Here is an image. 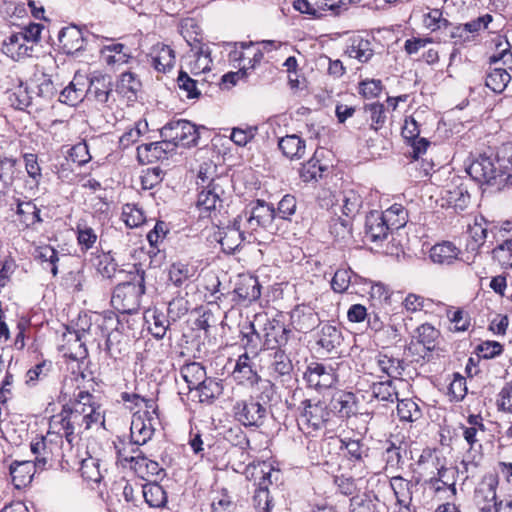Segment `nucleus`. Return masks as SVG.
I'll use <instances>...</instances> for the list:
<instances>
[{
	"label": "nucleus",
	"mask_w": 512,
	"mask_h": 512,
	"mask_svg": "<svg viewBox=\"0 0 512 512\" xmlns=\"http://www.w3.org/2000/svg\"><path fill=\"white\" fill-rule=\"evenodd\" d=\"M242 217L246 220V228L253 233L259 229H268L276 217V211L272 204L257 199L252 201L242 214L238 216L239 219Z\"/></svg>",
	"instance_id": "obj_8"
},
{
	"label": "nucleus",
	"mask_w": 512,
	"mask_h": 512,
	"mask_svg": "<svg viewBox=\"0 0 512 512\" xmlns=\"http://www.w3.org/2000/svg\"><path fill=\"white\" fill-rule=\"evenodd\" d=\"M363 204L361 195L355 190H347L343 192L342 197V213L348 217H355Z\"/></svg>",
	"instance_id": "obj_60"
},
{
	"label": "nucleus",
	"mask_w": 512,
	"mask_h": 512,
	"mask_svg": "<svg viewBox=\"0 0 512 512\" xmlns=\"http://www.w3.org/2000/svg\"><path fill=\"white\" fill-rule=\"evenodd\" d=\"M81 78L74 77V79L66 86L59 95V101L70 106H75L81 102L85 93V83L81 82Z\"/></svg>",
	"instance_id": "obj_50"
},
{
	"label": "nucleus",
	"mask_w": 512,
	"mask_h": 512,
	"mask_svg": "<svg viewBox=\"0 0 512 512\" xmlns=\"http://www.w3.org/2000/svg\"><path fill=\"white\" fill-rule=\"evenodd\" d=\"M18 161L12 157L0 156V195H5L18 177Z\"/></svg>",
	"instance_id": "obj_31"
},
{
	"label": "nucleus",
	"mask_w": 512,
	"mask_h": 512,
	"mask_svg": "<svg viewBox=\"0 0 512 512\" xmlns=\"http://www.w3.org/2000/svg\"><path fill=\"white\" fill-rule=\"evenodd\" d=\"M106 352L114 360L121 359L129 353V339L117 329L108 333L106 338Z\"/></svg>",
	"instance_id": "obj_33"
},
{
	"label": "nucleus",
	"mask_w": 512,
	"mask_h": 512,
	"mask_svg": "<svg viewBox=\"0 0 512 512\" xmlns=\"http://www.w3.org/2000/svg\"><path fill=\"white\" fill-rule=\"evenodd\" d=\"M195 390L198 392L199 402L212 404L223 393V385L220 380L207 377Z\"/></svg>",
	"instance_id": "obj_51"
},
{
	"label": "nucleus",
	"mask_w": 512,
	"mask_h": 512,
	"mask_svg": "<svg viewBox=\"0 0 512 512\" xmlns=\"http://www.w3.org/2000/svg\"><path fill=\"white\" fill-rule=\"evenodd\" d=\"M144 319L148 325V331L156 339H163L169 329L171 319L162 310L154 307L148 309L144 314Z\"/></svg>",
	"instance_id": "obj_24"
},
{
	"label": "nucleus",
	"mask_w": 512,
	"mask_h": 512,
	"mask_svg": "<svg viewBox=\"0 0 512 512\" xmlns=\"http://www.w3.org/2000/svg\"><path fill=\"white\" fill-rule=\"evenodd\" d=\"M273 473H278V471H274L265 462L249 465L246 468L247 478L253 480V485L255 486L252 502L256 512H270L272 499L269 487L273 484Z\"/></svg>",
	"instance_id": "obj_2"
},
{
	"label": "nucleus",
	"mask_w": 512,
	"mask_h": 512,
	"mask_svg": "<svg viewBox=\"0 0 512 512\" xmlns=\"http://www.w3.org/2000/svg\"><path fill=\"white\" fill-rule=\"evenodd\" d=\"M447 203L455 212L464 211L470 204V194L463 187H455L453 190L447 191Z\"/></svg>",
	"instance_id": "obj_61"
},
{
	"label": "nucleus",
	"mask_w": 512,
	"mask_h": 512,
	"mask_svg": "<svg viewBox=\"0 0 512 512\" xmlns=\"http://www.w3.org/2000/svg\"><path fill=\"white\" fill-rule=\"evenodd\" d=\"M459 253V248L452 242L443 241L430 249L429 256L434 263L450 265L458 258Z\"/></svg>",
	"instance_id": "obj_37"
},
{
	"label": "nucleus",
	"mask_w": 512,
	"mask_h": 512,
	"mask_svg": "<svg viewBox=\"0 0 512 512\" xmlns=\"http://www.w3.org/2000/svg\"><path fill=\"white\" fill-rule=\"evenodd\" d=\"M6 96L10 106L15 109L24 110L29 106H35L32 90L30 91L22 81L16 87L7 90Z\"/></svg>",
	"instance_id": "obj_34"
},
{
	"label": "nucleus",
	"mask_w": 512,
	"mask_h": 512,
	"mask_svg": "<svg viewBox=\"0 0 512 512\" xmlns=\"http://www.w3.org/2000/svg\"><path fill=\"white\" fill-rule=\"evenodd\" d=\"M470 177L479 184H486L496 191L509 187L511 176H503L498 169L495 157L480 155L467 168Z\"/></svg>",
	"instance_id": "obj_3"
},
{
	"label": "nucleus",
	"mask_w": 512,
	"mask_h": 512,
	"mask_svg": "<svg viewBox=\"0 0 512 512\" xmlns=\"http://www.w3.org/2000/svg\"><path fill=\"white\" fill-rule=\"evenodd\" d=\"M142 495L151 508H164L168 497L164 488L156 481L148 482L142 486Z\"/></svg>",
	"instance_id": "obj_46"
},
{
	"label": "nucleus",
	"mask_w": 512,
	"mask_h": 512,
	"mask_svg": "<svg viewBox=\"0 0 512 512\" xmlns=\"http://www.w3.org/2000/svg\"><path fill=\"white\" fill-rule=\"evenodd\" d=\"M168 281L176 287L186 285L195 274L193 266L187 262H173L168 270Z\"/></svg>",
	"instance_id": "obj_42"
},
{
	"label": "nucleus",
	"mask_w": 512,
	"mask_h": 512,
	"mask_svg": "<svg viewBox=\"0 0 512 512\" xmlns=\"http://www.w3.org/2000/svg\"><path fill=\"white\" fill-rule=\"evenodd\" d=\"M175 144L168 139L145 143L137 147V158L140 163L148 164L159 160L168 159V156L175 151Z\"/></svg>",
	"instance_id": "obj_16"
},
{
	"label": "nucleus",
	"mask_w": 512,
	"mask_h": 512,
	"mask_svg": "<svg viewBox=\"0 0 512 512\" xmlns=\"http://www.w3.org/2000/svg\"><path fill=\"white\" fill-rule=\"evenodd\" d=\"M497 482L489 483L486 488L475 491V502L481 512H499L502 502H497Z\"/></svg>",
	"instance_id": "obj_32"
},
{
	"label": "nucleus",
	"mask_w": 512,
	"mask_h": 512,
	"mask_svg": "<svg viewBox=\"0 0 512 512\" xmlns=\"http://www.w3.org/2000/svg\"><path fill=\"white\" fill-rule=\"evenodd\" d=\"M261 295V285L257 277L251 275L240 276L234 290L233 301L252 302L257 300Z\"/></svg>",
	"instance_id": "obj_18"
},
{
	"label": "nucleus",
	"mask_w": 512,
	"mask_h": 512,
	"mask_svg": "<svg viewBox=\"0 0 512 512\" xmlns=\"http://www.w3.org/2000/svg\"><path fill=\"white\" fill-rule=\"evenodd\" d=\"M420 479L417 478L415 483L412 481H408L404 479L402 476L397 475L393 476L390 479V486L393 490L394 496L396 498L397 505H402L403 503H410L412 500V488L414 485L419 484Z\"/></svg>",
	"instance_id": "obj_48"
},
{
	"label": "nucleus",
	"mask_w": 512,
	"mask_h": 512,
	"mask_svg": "<svg viewBox=\"0 0 512 512\" xmlns=\"http://www.w3.org/2000/svg\"><path fill=\"white\" fill-rule=\"evenodd\" d=\"M343 337L341 330L330 323L322 325L317 344L327 352H332L342 343Z\"/></svg>",
	"instance_id": "obj_40"
},
{
	"label": "nucleus",
	"mask_w": 512,
	"mask_h": 512,
	"mask_svg": "<svg viewBox=\"0 0 512 512\" xmlns=\"http://www.w3.org/2000/svg\"><path fill=\"white\" fill-rule=\"evenodd\" d=\"M301 408L298 426L304 434L312 435L314 432L325 427L330 413L324 402H313L310 399H305L301 402Z\"/></svg>",
	"instance_id": "obj_6"
},
{
	"label": "nucleus",
	"mask_w": 512,
	"mask_h": 512,
	"mask_svg": "<svg viewBox=\"0 0 512 512\" xmlns=\"http://www.w3.org/2000/svg\"><path fill=\"white\" fill-rule=\"evenodd\" d=\"M231 377L238 385L247 387H254L261 381V376L247 352L237 358Z\"/></svg>",
	"instance_id": "obj_15"
},
{
	"label": "nucleus",
	"mask_w": 512,
	"mask_h": 512,
	"mask_svg": "<svg viewBox=\"0 0 512 512\" xmlns=\"http://www.w3.org/2000/svg\"><path fill=\"white\" fill-rule=\"evenodd\" d=\"M134 271L128 273L127 280H121L115 287L111 303L122 313H132L140 306L142 295L145 294V272L133 266Z\"/></svg>",
	"instance_id": "obj_1"
},
{
	"label": "nucleus",
	"mask_w": 512,
	"mask_h": 512,
	"mask_svg": "<svg viewBox=\"0 0 512 512\" xmlns=\"http://www.w3.org/2000/svg\"><path fill=\"white\" fill-rule=\"evenodd\" d=\"M345 53L350 58H355L361 63H367L373 57L374 50L370 40L355 36L350 39Z\"/></svg>",
	"instance_id": "obj_35"
},
{
	"label": "nucleus",
	"mask_w": 512,
	"mask_h": 512,
	"mask_svg": "<svg viewBox=\"0 0 512 512\" xmlns=\"http://www.w3.org/2000/svg\"><path fill=\"white\" fill-rule=\"evenodd\" d=\"M75 399L71 401V406L81 416H85L86 427H92L93 424L104 423V416L101 406L97 403L96 397L88 391L80 390L74 395Z\"/></svg>",
	"instance_id": "obj_11"
},
{
	"label": "nucleus",
	"mask_w": 512,
	"mask_h": 512,
	"mask_svg": "<svg viewBox=\"0 0 512 512\" xmlns=\"http://www.w3.org/2000/svg\"><path fill=\"white\" fill-rule=\"evenodd\" d=\"M225 438L240 450L243 462L249 460L250 455L248 450L250 449V441L246 433L240 427L230 428L227 430Z\"/></svg>",
	"instance_id": "obj_57"
},
{
	"label": "nucleus",
	"mask_w": 512,
	"mask_h": 512,
	"mask_svg": "<svg viewBox=\"0 0 512 512\" xmlns=\"http://www.w3.org/2000/svg\"><path fill=\"white\" fill-rule=\"evenodd\" d=\"M236 220L233 226H228L223 232L219 243L224 253L233 254L245 240L244 233L240 231L239 226L236 227Z\"/></svg>",
	"instance_id": "obj_49"
},
{
	"label": "nucleus",
	"mask_w": 512,
	"mask_h": 512,
	"mask_svg": "<svg viewBox=\"0 0 512 512\" xmlns=\"http://www.w3.org/2000/svg\"><path fill=\"white\" fill-rule=\"evenodd\" d=\"M38 467L31 460H15L9 465L11 482L16 489H22L31 483Z\"/></svg>",
	"instance_id": "obj_20"
},
{
	"label": "nucleus",
	"mask_w": 512,
	"mask_h": 512,
	"mask_svg": "<svg viewBox=\"0 0 512 512\" xmlns=\"http://www.w3.org/2000/svg\"><path fill=\"white\" fill-rule=\"evenodd\" d=\"M113 444L116 451V464L123 469H126L127 465L132 463L134 457L142 452L141 445L134 443L131 438L117 437Z\"/></svg>",
	"instance_id": "obj_28"
},
{
	"label": "nucleus",
	"mask_w": 512,
	"mask_h": 512,
	"mask_svg": "<svg viewBox=\"0 0 512 512\" xmlns=\"http://www.w3.org/2000/svg\"><path fill=\"white\" fill-rule=\"evenodd\" d=\"M364 234L367 241L375 244L382 243L391 234L380 211L373 210L366 215Z\"/></svg>",
	"instance_id": "obj_17"
},
{
	"label": "nucleus",
	"mask_w": 512,
	"mask_h": 512,
	"mask_svg": "<svg viewBox=\"0 0 512 512\" xmlns=\"http://www.w3.org/2000/svg\"><path fill=\"white\" fill-rule=\"evenodd\" d=\"M267 370L269 377L282 383L290 382L293 373V363L284 349H276L268 354Z\"/></svg>",
	"instance_id": "obj_14"
},
{
	"label": "nucleus",
	"mask_w": 512,
	"mask_h": 512,
	"mask_svg": "<svg viewBox=\"0 0 512 512\" xmlns=\"http://www.w3.org/2000/svg\"><path fill=\"white\" fill-rule=\"evenodd\" d=\"M16 214L20 224L25 228H31L34 225L41 223L43 220L40 216V209L33 200L25 197L24 199H16Z\"/></svg>",
	"instance_id": "obj_26"
},
{
	"label": "nucleus",
	"mask_w": 512,
	"mask_h": 512,
	"mask_svg": "<svg viewBox=\"0 0 512 512\" xmlns=\"http://www.w3.org/2000/svg\"><path fill=\"white\" fill-rule=\"evenodd\" d=\"M32 48L30 47V50ZM29 47L25 42V36L19 32L8 36L2 43V51L14 60H18L23 56L29 55Z\"/></svg>",
	"instance_id": "obj_47"
},
{
	"label": "nucleus",
	"mask_w": 512,
	"mask_h": 512,
	"mask_svg": "<svg viewBox=\"0 0 512 512\" xmlns=\"http://www.w3.org/2000/svg\"><path fill=\"white\" fill-rule=\"evenodd\" d=\"M372 396L378 400L391 402L398 400V392L394 382L390 379L375 382L371 385Z\"/></svg>",
	"instance_id": "obj_58"
},
{
	"label": "nucleus",
	"mask_w": 512,
	"mask_h": 512,
	"mask_svg": "<svg viewBox=\"0 0 512 512\" xmlns=\"http://www.w3.org/2000/svg\"><path fill=\"white\" fill-rule=\"evenodd\" d=\"M489 225L484 217L475 218L474 223L468 226L467 250L475 253L479 251L488 237Z\"/></svg>",
	"instance_id": "obj_27"
},
{
	"label": "nucleus",
	"mask_w": 512,
	"mask_h": 512,
	"mask_svg": "<svg viewBox=\"0 0 512 512\" xmlns=\"http://www.w3.org/2000/svg\"><path fill=\"white\" fill-rule=\"evenodd\" d=\"M234 419L241 425L248 428H260L264 425L268 408L263 406L259 400L254 399V396H249L246 399H238L232 407Z\"/></svg>",
	"instance_id": "obj_5"
},
{
	"label": "nucleus",
	"mask_w": 512,
	"mask_h": 512,
	"mask_svg": "<svg viewBox=\"0 0 512 512\" xmlns=\"http://www.w3.org/2000/svg\"><path fill=\"white\" fill-rule=\"evenodd\" d=\"M340 448L345 450V457L354 463H362L369 453V447L359 439H343Z\"/></svg>",
	"instance_id": "obj_52"
},
{
	"label": "nucleus",
	"mask_w": 512,
	"mask_h": 512,
	"mask_svg": "<svg viewBox=\"0 0 512 512\" xmlns=\"http://www.w3.org/2000/svg\"><path fill=\"white\" fill-rule=\"evenodd\" d=\"M121 218L129 228H136L145 222L144 212L136 204L123 205Z\"/></svg>",
	"instance_id": "obj_63"
},
{
	"label": "nucleus",
	"mask_w": 512,
	"mask_h": 512,
	"mask_svg": "<svg viewBox=\"0 0 512 512\" xmlns=\"http://www.w3.org/2000/svg\"><path fill=\"white\" fill-rule=\"evenodd\" d=\"M278 147L289 159H300L305 153V140L296 134L286 135L279 139Z\"/></svg>",
	"instance_id": "obj_43"
},
{
	"label": "nucleus",
	"mask_w": 512,
	"mask_h": 512,
	"mask_svg": "<svg viewBox=\"0 0 512 512\" xmlns=\"http://www.w3.org/2000/svg\"><path fill=\"white\" fill-rule=\"evenodd\" d=\"M60 47L67 55H73L85 47L83 33L76 26L64 27L58 35Z\"/></svg>",
	"instance_id": "obj_22"
},
{
	"label": "nucleus",
	"mask_w": 512,
	"mask_h": 512,
	"mask_svg": "<svg viewBox=\"0 0 512 512\" xmlns=\"http://www.w3.org/2000/svg\"><path fill=\"white\" fill-rule=\"evenodd\" d=\"M113 82L108 75L94 74L89 79V86L85 89L86 97L96 103L111 108L115 102L113 98Z\"/></svg>",
	"instance_id": "obj_12"
},
{
	"label": "nucleus",
	"mask_w": 512,
	"mask_h": 512,
	"mask_svg": "<svg viewBox=\"0 0 512 512\" xmlns=\"http://www.w3.org/2000/svg\"><path fill=\"white\" fill-rule=\"evenodd\" d=\"M180 375L187 383L188 390H195L207 378L206 369L198 362H191L183 365Z\"/></svg>",
	"instance_id": "obj_45"
},
{
	"label": "nucleus",
	"mask_w": 512,
	"mask_h": 512,
	"mask_svg": "<svg viewBox=\"0 0 512 512\" xmlns=\"http://www.w3.org/2000/svg\"><path fill=\"white\" fill-rule=\"evenodd\" d=\"M511 80L510 73L504 68L491 69L485 78V85L494 93L500 94Z\"/></svg>",
	"instance_id": "obj_53"
},
{
	"label": "nucleus",
	"mask_w": 512,
	"mask_h": 512,
	"mask_svg": "<svg viewBox=\"0 0 512 512\" xmlns=\"http://www.w3.org/2000/svg\"><path fill=\"white\" fill-rule=\"evenodd\" d=\"M397 401V414L401 421L413 422L421 417L422 412L415 401L412 399H398Z\"/></svg>",
	"instance_id": "obj_62"
},
{
	"label": "nucleus",
	"mask_w": 512,
	"mask_h": 512,
	"mask_svg": "<svg viewBox=\"0 0 512 512\" xmlns=\"http://www.w3.org/2000/svg\"><path fill=\"white\" fill-rule=\"evenodd\" d=\"M331 407L341 418H350L358 413V399L352 392L337 391L331 399Z\"/></svg>",
	"instance_id": "obj_23"
},
{
	"label": "nucleus",
	"mask_w": 512,
	"mask_h": 512,
	"mask_svg": "<svg viewBox=\"0 0 512 512\" xmlns=\"http://www.w3.org/2000/svg\"><path fill=\"white\" fill-rule=\"evenodd\" d=\"M36 257L41 261L45 270H49L55 277L58 274L59 252L50 245H43L36 249Z\"/></svg>",
	"instance_id": "obj_55"
},
{
	"label": "nucleus",
	"mask_w": 512,
	"mask_h": 512,
	"mask_svg": "<svg viewBox=\"0 0 512 512\" xmlns=\"http://www.w3.org/2000/svg\"><path fill=\"white\" fill-rule=\"evenodd\" d=\"M380 213L391 233L403 228L408 222V211L398 203H394L386 210L380 211Z\"/></svg>",
	"instance_id": "obj_41"
},
{
	"label": "nucleus",
	"mask_w": 512,
	"mask_h": 512,
	"mask_svg": "<svg viewBox=\"0 0 512 512\" xmlns=\"http://www.w3.org/2000/svg\"><path fill=\"white\" fill-rule=\"evenodd\" d=\"M152 421L151 417H144L139 412L135 413L132 416L129 438L138 445H145L152 438L155 431Z\"/></svg>",
	"instance_id": "obj_21"
},
{
	"label": "nucleus",
	"mask_w": 512,
	"mask_h": 512,
	"mask_svg": "<svg viewBox=\"0 0 512 512\" xmlns=\"http://www.w3.org/2000/svg\"><path fill=\"white\" fill-rule=\"evenodd\" d=\"M359 112L361 117L369 123V128L374 131L382 129L387 119L386 108L379 102L366 104Z\"/></svg>",
	"instance_id": "obj_36"
},
{
	"label": "nucleus",
	"mask_w": 512,
	"mask_h": 512,
	"mask_svg": "<svg viewBox=\"0 0 512 512\" xmlns=\"http://www.w3.org/2000/svg\"><path fill=\"white\" fill-rule=\"evenodd\" d=\"M94 266L97 272L105 279H115L125 273L124 269H120L111 252H103L97 255Z\"/></svg>",
	"instance_id": "obj_39"
},
{
	"label": "nucleus",
	"mask_w": 512,
	"mask_h": 512,
	"mask_svg": "<svg viewBox=\"0 0 512 512\" xmlns=\"http://www.w3.org/2000/svg\"><path fill=\"white\" fill-rule=\"evenodd\" d=\"M290 318L293 327L302 333L312 331L320 323L318 313L306 305L296 306L292 310Z\"/></svg>",
	"instance_id": "obj_19"
},
{
	"label": "nucleus",
	"mask_w": 512,
	"mask_h": 512,
	"mask_svg": "<svg viewBox=\"0 0 512 512\" xmlns=\"http://www.w3.org/2000/svg\"><path fill=\"white\" fill-rule=\"evenodd\" d=\"M32 94H34L35 107L39 109L55 97L57 88L48 75L42 74L36 78V86L32 89Z\"/></svg>",
	"instance_id": "obj_29"
},
{
	"label": "nucleus",
	"mask_w": 512,
	"mask_h": 512,
	"mask_svg": "<svg viewBox=\"0 0 512 512\" xmlns=\"http://www.w3.org/2000/svg\"><path fill=\"white\" fill-rule=\"evenodd\" d=\"M31 452L35 455L33 463L39 470H44L46 465L52 461L51 442L46 437H36L30 444Z\"/></svg>",
	"instance_id": "obj_44"
},
{
	"label": "nucleus",
	"mask_w": 512,
	"mask_h": 512,
	"mask_svg": "<svg viewBox=\"0 0 512 512\" xmlns=\"http://www.w3.org/2000/svg\"><path fill=\"white\" fill-rule=\"evenodd\" d=\"M377 364L380 370L389 377L401 376L404 371L403 360L380 353L377 357Z\"/></svg>",
	"instance_id": "obj_59"
},
{
	"label": "nucleus",
	"mask_w": 512,
	"mask_h": 512,
	"mask_svg": "<svg viewBox=\"0 0 512 512\" xmlns=\"http://www.w3.org/2000/svg\"><path fill=\"white\" fill-rule=\"evenodd\" d=\"M142 83L138 76L133 72L122 73L116 81L115 91L122 97L129 101L137 98V93L140 91Z\"/></svg>",
	"instance_id": "obj_30"
},
{
	"label": "nucleus",
	"mask_w": 512,
	"mask_h": 512,
	"mask_svg": "<svg viewBox=\"0 0 512 512\" xmlns=\"http://www.w3.org/2000/svg\"><path fill=\"white\" fill-rule=\"evenodd\" d=\"M221 179H211L198 193L197 207L201 217L213 218L223 208L224 189Z\"/></svg>",
	"instance_id": "obj_9"
},
{
	"label": "nucleus",
	"mask_w": 512,
	"mask_h": 512,
	"mask_svg": "<svg viewBox=\"0 0 512 512\" xmlns=\"http://www.w3.org/2000/svg\"><path fill=\"white\" fill-rule=\"evenodd\" d=\"M85 416H81L69 404L64 405L61 412L50 419V429L60 437H65L69 444H72L77 435L89 430L86 427Z\"/></svg>",
	"instance_id": "obj_4"
},
{
	"label": "nucleus",
	"mask_w": 512,
	"mask_h": 512,
	"mask_svg": "<svg viewBox=\"0 0 512 512\" xmlns=\"http://www.w3.org/2000/svg\"><path fill=\"white\" fill-rule=\"evenodd\" d=\"M495 161L503 176H511L509 187L512 186V142L504 143L498 148Z\"/></svg>",
	"instance_id": "obj_56"
},
{
	"label": "nucleus",
	"mask_w": 512,
	"mask_h": 512,
	"mask_svg": "<svg viewBox=\"0 0 512 512\" xmlns=\"http://www.w3.org/2000/svg\"><path fill=\"white\" fill-rule=\"evenodd\" d=\"M291 330L277 319L267 320L263 328V343L265 350L283 349L288 343Z\"/></svg>",
	"instance_id": "obj_13"
},
{
	"label": "nucleus",
	"mask_w": 512,
	"mask_h": 512,
	"mask_svg": "<svg viewBox=\"0 0 512 512\" xmlns=\"http://www.w3.org/2000/svg\"><path fill=\"white\" fill-rule=\"evenodd\" d=\"M303 379L309 388L318 392L334 387L338 381L335 369L331 365L311 362L303 374Z\"/></svg>",
	"instance_id": "obj_10"
},
{
	"label": "nucleus",
	"mask_w": 512,
	"mask_h": 512,
	"mask_svg": "<svg viewBox=\"0 0 512 512\" xmlns=\"http://www.w3.org/2000/svg\"><path fill=\"white\" fill-rule=\"evenodd\" d=\"M151 66L158 72L166 73L175 63L174 50L165 44H156L149 54Z\"/></svg>",
	"instance_id": "obj_25"
},
{
	"label": "nucleus",
	"mask_w": 512,
	"mask_h": 512,
	"mask_svg": "<svg viewBox=\"0 0 512 512\" xmlns=\"http://www.w3.org/2000/svg\"><path fill=\"white\" fill-rule=\"evenodd\" d=\"M329 166L319 159V152L316 151L311 159L304 163L299 171L300 178L304 182H317L328 172Z\"/></svg>",
	"instance_id": "obj_38"
},
{
	"label": "nucleus",
	"mask_w": 512,
	"mask_h": 512,
	"mask_svg": "<svg viewBox=\"0 0 512 512\" xmlns=\"http://www.w3.org/2000/svg\"><path fill=\"white\" fill-rule=\"evenodd\" d=\"M160 136L178 146L191 147L197 145L199 132L195 124L185 119L171 120L160 129Z\"/></svg>",
	"instance_id": "obj_7"
},
{
	"label": "nucleus",
	"mask_w": 512,
	"mask_h": 512,
	"mask_svg": "<svg viewBox=\"0 0 512 512\" xmlns=\"http://www.w3.org/2000/svg\"><path fill=\"white\" fill-rule=\"evenodd\" d=\"M492 257L502 268H512V238L492 250Z\"/></svg>",
	"instance_id": "obj_64"
},
{
	"label": "nucleus",
	"mask_w": 512,
	"mask_h": 512,
	"mask_svg": "<svg viewBox=\"0 0 512 512\" xmlns=\"http://www.w3.org/2000/svg\"><path fill=\"white\" fill-rule=\"evenodd\" d=\"M439 336L440 332L438 329L429 323H424L416 328L413 338L427 347V351H434L437 346Z\"/></svg>",
	"instance_id": "obj_54"
}]
</instances>
